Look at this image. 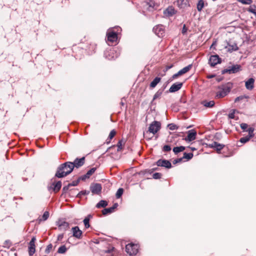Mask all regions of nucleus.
<instances>
[{
    "mask_svg": "<svg viewBox=\"0 0 256 256\" xmlns=\"http://www.w3.org/2000/svg\"><path fill=\"white\" fill-rule=\"evenodd\" d=\"M74 168V166L72 164V162H66L58 167L55 176L58 178L65 177L69 174Z\"/></svg>",
    "mask_w": 256,
    "mask_h": 256,
    "instance_id": "nucleus-1",
    "label": "nucleus"
},
{
    "mask_svg": "<svg viewBox=\"0 0 256 256\" xmlns=\"http://www.w3.org/2000/svg\"><path fill=\"white\" fill-rule=\"evenodd\" d=\"M160 123L157 121H154L150 125L148 130L146 134L150 132L152 133L153 134H154L160 130Z\"/></svg>",
    "mask_w": 256,
    "mask_h": 256,
    "instance_id": "nucleus-2",
    "label": "nucleus"
},
{
    "mask_svg": "<svg viewBox=\"0 0 256 256\" xmlns=\"http://www.w3.org/2000/svg\"><path fill=\"white\" fill-rule=\"evenodd\" d=\"M138 246L134 244H129L126 246V250L130 255L136 254L138 252Z\"/></svg>",
    "mask_w": 256,
    "mask_h": 256,
    "instance_id": "nucleus-3",
    "label": "nucleus"
},
{
    "mask_svg": "<svg viewBox=\"0 0 256 256\" xmlns=\"http://www.w3.org/2000/svg\"><path fill=\"white\" fill-rule=\"evenodd\" d=\"M229 92V90L226 88L219 87L216 92L215 98L218 99L224 98L228 94Z\"/></svg>",
    "mask_w": 256,
    "mask_h": 256,
    "instance_id": "nucleus-4",
    "label": "nucleus"
},
{
    "mask_svg": "<svg viewBox=\"0 0 256 256\" xmlns=\"http://www.w3.org/2000/svg\"><path fill=\"white\" fill-rule=\"evenodd\" d=\"M240 66L238 64L233 65L231 66H229L228 68L224 69L222 73L226 74L228 73L229 74H235L240 70Z\"/></svg>",
    "mask_w": 256,
    "mask_h": 256,
    "instance_id": "nucleus-5",
    "label": "nucleus"
},
{
    "mask_svg": "<svg viewBox=\"0 0 256 256\" xmlns=\"http://www.w3.org/2000/svg\"><path fill=\"white\" fill-rule=\"evenodd\" d=\"M107 40L108 42H114L116 41L118 39L117 33L110 29L106 33Z\"/></svg>",
    "mask_w": 256,
    "mask_h": 256,
    "instance_id": "nucleus-6",
    "label": "nucleus"
},
{
    "mask_svg": "<svg viewBox=\"0 0 256 256\" xmlns=\"http://www.w3.org/2000/svg\"><path fill=\"white\" fill-rule=\"evenodd\" d=\"M247 131L248 132V136L242 137L240 138V142L242 144H245L246 142H248L250 138H252L254 136V128H248Z\"/></svg>",
    "mask_w": 256,
    "mask_h": 256,
    "instance_id": "nucleus-7",
    "label": "nucleus"
},
{
    "mask_svg": "<svg viewBox=\"0 0 256 256\" xmlns=\"http://www.w3.org/2000/svg\"><path fill=\"white\" fill-rule=\"evenodd\" d=\"M154 32L158 37H162L164 33V28L163 25L158 24L153 28Z\"/></svg>",
    "mask_w": 256,
    "mask_h": 256,
    "instance_id": "nucleus-8",
    "label": "nucleus"
},
{
    "mask_svg": "<svg viewBox=\"0 0 256 256\" xmlns=\"http://www.w3.org/2000/svg\"><path fill=\"white\" fill-rule=\"evenodd\" d=\"M36 241V238L32 237L28 244V254L30 256H32L36 252V245L35 242Z\"/></svg>",
    "mask_w": 256,
    "mask_h": 256,
    "instance_id": "nucleus-9",
    "label": "nucleus"
},
{
    "mask_svg": "<svg viewBox=\"0 0 256 256\" xmlns=\"http://www.w3.org/2000/svg\"><path fill=\"white\" fill-rule=\"evenodd\" d=\"M156 165L158 166H162L167 168H170L172 167L170 162L166 160L160 159L156 162Z\"/></svg>",
    "mask_w": 256,
    "mask_h": 256,
    "instance_id": "nucleus-10",
    "label": "nucleus"
},
{
    "mask_svg": "<svg viewBox=\"0 0 256 256\" xmlns=\"http://www.w3.org/2000/svg\"><path fill=\"white\" fill-rule=\"evenodd\" d=\"M90 190L93 194H98L102 190V186L99 184H93L90 186Z\"/></svg>",
    "mask_w": 256,
    "mask_h": 256,
    "instance_id": "nucleus-11",
    "label": "nucleus"
},
{
    "mask_svg": "<svg viewBox=\"0 0 256 256\" xmlns=\"http://www.w3.org/2000/svg\"><path fill=\"white\" fill-rule=\"evenodd\" d=\"M220 59L218 55L211 56L209 60V64L212 66H214L220 63Z\"/></svg>",
    "mask_w": 256,
    "mask_h": 256,
    "instance_id": "nucleus-12",
    "label": "nucleus"
},
{
    "mask_svg": "<svg viewBox=\"0 0 256 256\" xmlns=\"http://www.w3.org/2000/svg\"><path fill=\"white\" fill-rule=\"evenodd\" d=\"M72 236L78 239H80L82 236V231L80 230L78 226H74L72 229Z\"/></svg>",
    "mask_w": 256,
    "mask_h": 256,
    "instance_id": "nucleus-13",
    "label": "nucleus"
},
{
    "mask_svg": "<svg viewBox=\"0 0 256 256\" xmlns=\"http://www.w3.org/2000/svg\"><path fill=\"white\" fill-rule=\"evenodd\" d=\"M182 82H176L170 88L169 91L170 92H177L181 88L182 86Z\"/></svg>",
    "mask_w": 256,
    "mask_h": 256,
    "instance_id": "nucleus-14",
    "label": "nucleus"
},
{
    "mask_svg": "<svg viewBox=\"0 0 256 256\" xmlns=\"http://www.w3.org/2000/svg\"><path fill=\"white\" fill-rule=\"evenodd\" d=\"M176 4L180 8H185L190 6L188 0H178Z\"/></svg>",
    "mask_w": 256,
    "mask_h": 256,
    "instance_id": "nucleus-15",
    "label": "nucleus"
},
{
    "mask_svg": "<svg viewBox=\"0 0 256 256\" xmlns=\"http://www.w3.org/2000/svg\"><path fill=\"white\" fill-rule=\"evenodd\" d=\"M84 157H82L80 158H76L74 162H72V164L74 166V168L76 167V168H78L84 164Z\"/></svg>",
    "mask_w": 256,
    "mask_h": 256,
    "instance_id": "nucleus-16",
    "label": "nucleus"
},
{
    "mask_svg": "<svg viewBox=\"0 0 256 256\" xmlns=\"http://www.w3.org/2000/svg\"><path fill=\"white\" fill-rule=\"evenodd\" d=\"M254 79L252 78H250L245 82V86L247 90H252L254 87Z\"/></svg>",
    "mask_w": 256,
    "mask_h": 256,
    "instance_id": "nucleus-17",
    "label": "nucleus"
},
{
    "mask_svg": "<svg viewBox=\"0 0 256 256\" xmlns=\"http://www.w3.org/2000/svg\"><path fill=\"white\" fill-rule=\"evenodd\" d=\"M164 14L167 16H170L176 13V10L172 6H168L164 12Z\"/></svg>",
    "mask_w": 256,
    "mask_h": 256,
    "instance_id": "nucleus-18",
    "label": "nucleus"
},
{
    "mask_svg": "<svg viewBox=\"0 0 256 256\" xmlns=\"http://www.w3.org/2000/svg\"><path fill=\"white\" fill-rule=\"evenodd\" d=\"M196 132L195 131L193 130H190L188 131V136L186 138V140L190 142L194 140L196 138Z\"/></svg>",
    "mask_w": 256,
    "mask_h": 256,
    "instance_id": "nucleus-19",
    "label": "nucleus"
},
{
    "mask_svg": "<svg viewBox=\"0 0 256 256\" xmlns=\"http://www.w3.org/2000/svg\"><path fill=\"white\" fill-rule=\"evenodd\" d=\"M58 226L60 230H66L69 228V224L65 221H60L58 222Z\"/></svg>",
    "mask_w": 256,
    "mask_h": 256,
    "instance_id": "nucleus-20",
    "label": "nucleus"
},
{
    "mask_svg": "<svg viewBox=\"0 0 256 256\" xmlns=\"http://www.w3.org/2000/svg\"><path fill=\"white\" fill-rule=\"evenodd\" d=\"M202 104L206 108H210L214 106L215 102L214 100H204L202 102Z\"/></svg>",
    "mask_w": 256,
    "mask_h": 256,
    "instance_id": "nucleus-21",
    "label": "nucleus"
},
{
    "mask_svg": "<svg viewBox=\"0 0 256 256\" xmlns=\"http://www.w3.org/2000/svg\"><path fill=\"white\" fill-rule=\"evenodd\" d=\"M211 148H216L218 152L220 151L224 148V145L220 144L216 142H214L210 145Z\"/></svg>",
    "mask_w": 256,
    "mask_h": 256,
    "instance_id": "nucleus-22",
    "label": "nucleus"
},
{
    "mask_svg": "<svg viewBox=\"0 0 256 256\" xmlns=\"http://www.w3.org/2000/svg\"><path fill=\"white\" fill-rule=\"evenodd\" d=\"M192 64H190L188 65V66L180 70H179V74H181L182 75L188 72L192 68Z\"/></svg>",
    "mask_w": 256,
    "mask_h": 256,
    "instance_id": "nucleus-23",
    "label": "nucleus"
},
{
    "mask_svg": "<svg viewBox=\"0 0 256 256\" xmlns=\"http://www.w3.org/2000/svg\"><path fill=\"white\" fill-rule=\"evenodd\" d=\"M160 78L156 77L155 78L150 82V87L151 88H154L156 86L158 83H159L160 81Z\"/></svg>",
    "mask_w": 256,
    "mask_h": 256,
    "instance_id": "nucleus-24",
    "label": "nucleus"
},
{
    "mask_svg": "<svg viewBox=\"0 0 256 256\" xmlns=\"http://www.w3.org/2000/svg\"><path fill=\"white\" fill-rule=\"evenodd\" d=\"M125 142H126L125 140L123 139H122L118 142L117 144V147H118L117 151L118 152L122 150L123 146Z\"/></svg>",
    "mask_w": 256,
    "mask_h": 256,
    "instance_id": "nucleus-25",
    "label": "nucleus"
},
{
    "mask_svg": "<svg viewBox=\"0 0 256 256\" xmlns=\"http://www.w3.org/2000/svg\"><path fill=\"white\" fill-rule=\"evenodd\" d=\"M108 204V202L106 200H101L96 205V207L98 208H104Z\"/></svg>",
    "mask_w": 256,
    "mask_h": 256,
    "instance_id": "nucleus-26",
    "label": "nucleus"
},
{
    "mask_svg": "<svg viewBox=\"0 0 256 256\" xmlns=\"http://www.w3.org/2000/svg\"><path fill=\"white\" fill-rule=\"evenodd\" d=\"M114 212V208H104L102 210V213L104 215H106L109 214H111Z\"/></svg>",
    "mask_w": 256,
    "mask_h": 256,
    "instance_id": "nucleus-27",
    "label": "nucleus"
},
{
    "mask_svg": "<svg viewBox=\"0 0 256 256\" xmlns=\"http://www.w3.org/2000/svg\"><path fill=\"white\" fill-rule=\"evenodd\" d=\"M204 6V0H198L197 4V9L198 11L200 12Z\"/></svg>",
    "mask_w": 256,
    "mask_h": 256,
    "instance_id": "nucleus-28",
    "label": "nucleus"
},
{
    "mask_svg": "<svg viewBox=\"0 0 256 256\" xmlns=\"http://www.w3.org/2000/svg\"><path fill=\"white\" fill-rule=\"evenodd\" d=\"M116 134V132L114 130L110 131V132L109 134L108 137L106 140L107 144H109L110 142V140Z\"/></svg>",
    "mask_w": 256,
    "mask_h": 256,
    "instance_id": "nucleus-29",
    "label": "nucleus"
},
{
    "mask_svg": "<svg viewBox=\"0 0 256 256\" xmlns=\"http://www.w3.org/2000/svg\"><path fill=\"white\" fill-rule=\"evenodd\" d=\"M185 150V147L184 146H176L173 148V152L174 154H177L180 152H182Z\"/></svg>",
    "mask_w": 256,
    "mask_h": 256,
    "instance_id": "nucleus-30",
    "label": "nucleus"
},
{
    "mask_svg": "<svg viewBox=\"0 0 256 256\" xmlns=\"http://www.w3.org/2000/svg\"><path fill=\"white\" fill-rule=\"evenodd\" d=\"M228 51L230 52H232V51H236L238 49V48L236 44H229L228 45Z\"/></svg>",
    "mask_w": 256,
    "mask_h": 256,
    "instance_id": "nucleus-31",
    "label": "nucleus"
},
{
    "mask_svg": "<svg viewBox=\"0 0 256 256\" xmlns=\"http://www.w3.org/2000/svg\"><path fill=\"white\" fill-rule=\"evenodd\" d=\"M54 190L56 192H58L62 187V182L60 181H58L56 184H54Z\"/></svg>",
    "mask_w": 256,
    "mask_h": 256,
    "instance_id": "nucleus-32",
    "label": "nucleus"
},
{
    "mask_svg": "<svg viewBox=\"0 0 256 256\" xmlns=\"http://www.w3.org/2000/svg\"><path fill=\"white\" fill-rule=\"evenodd\" d=\"M248 98H249V96H246V95L240 96H239L235 98L234 102L236 103V102H238L240 101H241L244 99H248Z\"/></svg>",
    "mask_w": 256,
    "mask_h": 256,
    "instance_id": "nucleus-33",
    "label": "nucleus"
},
{
    "mask_svg": "<svg viewBox=\"0 0 256 256\" xmlns=\"http://www.w3.org/2000/svg\"><path fill=\"white\" fill-rule=\"evenodd\" d=\"M90 215L88 216L87 217H86L84 220V226H85V228H88L90 226V223H89V222H90Z\"/></svg>",
    "mask_w": 256,
    "mask_h": 256,
    "instance_id": "nucleus-34",
    "label": "nucleus"
},
{
    "mask_svg": "<svg viewBox=\"0 0 256 256\" xmlns=\"http://www.w3.org/2000/svg\"><path fill=\"white\" fill-rule=\"evenodd\" d=\"M193 154L192 153H186L184 152V156L182 157V158L187 159L188 160H190L193 157Z\"/></svg>",
    "mask_w": 256,
    "mask_h": 256,
    "instance_id": "nucleus-35",
    "label": "nucleus"
},
{
    "mask_svg": "<svg viewBox=\"0 0 256 256\" xmlns=\"http://www.w3.org/2000/svg\"><path fill=\"white\" fill-rule=\"evenodd\" d=\"M12 245V243L10 240H6L3 244V247L8 248Z\"/></svg>",
    "mask_w": 256,
    "mask_h": 256,
    "instance_id": "nucleus-36",
    "label": "nucleus"
},
{
    "mask_svg": "<svg viewBox=\"0 0 256 256\" xmlns=\"http://www.w3.org/2000/svg\"><path fill=\"white\" fill-rule=\"evenodd\" d=\"M67 248L64 245L60 246L58 250V252L60 254H64L66 252Z\"/></svg>",
    "mask_w": 256,
    "mask_h": 256,
    "instance_id": "nucleus-37",
    "label": "nucleus"
},
{
    "mask_svg": "<svg viewBox=\"0 0 256 256\" xmlns=\"http://www.w3.org/2000/svg\"><path fill=\"white\" fill-rule=\"evenodd\" d=\"M124 192V190L122 188H120L118 189L116 193V197L117 198H119L121 197Z\"/></svg>",
    "mask_w": 256,
    "mask_h": 256,
    "instance_id": "nucleus-38",
    "label": "nucleus"
},
{
    "mask_svg": "<svg viewBox=\"0 0 256 256\" xmlns=\"http://www.w3.org/2000/svg\"><path fill=\"white\" fill-rule=\"evenodd\" d=\"M49 217V212L47 211L45 212L43 214L42 218H40V220H46Z\"/></svg>",
    "mask_w": 256,
    "mask_h": 256,
    "instance_id": "nucleus-39",
    "label": "nucleus"
},
{
    "mask_svg": "<svg viewBox=\"0 0 256 256\" xmlns=\"http://www.w3.org/2000/svg\"><path fill=\"white\" fill-rule=\"evenodd\" d=\"M238 2L243 4H252V0H238Z\"/></svg>",
    "mask_w": 256,
    "mask_h": 256,
    "instance_id": "nucleus-40",
    "label": "nucleus"
},
{
    "mask_svg": "<svg viewBox=\"0 0 256 256\" xmlns=\"http://www.w3.org/2000/svg\"><path fill=\"white\" fill-rule=\"evenodd\" d=\"M96 168H90L87 172V175L90 177L96 170Z\"/></svg>",
    "mask_w": 256,
    "mask_h": 256,
    "instance_id": "nucleus-41",
    "label": "nucleus"
},
{
    "mask_svg": "<svg viewBox=\"0 0 256 256\" xmlns=\"http://www.w3.org/2000/svg\"><path fill=\"white\" fill-rule=\"evenodd\" d=\"M148 4L150 7L152 8H154L156 6H158L157 4L152 0H150L148 2Z\"/></svg>",
    "mask_w": 256,
    "mask_h": 256,
    "instance_id": "nucleus-42",
    "label": "nucleus"
},
{
    "mask_svg": "<svg viewBox=\"0 0 256 256\" xmlns=\"http://www.w3.org/2000/svg\"><path fill=\"white\" fill-rule=\"evenodd\" d=\"M162 174L159 172H156L153 174L152 177L154 179H159L161 178Z\"/></svg>",
    "mask_w": 256,
    "mask_h": 256,
    "instance_id": "nucleus-43",
    "label": "nucleus"
},
{
    "mask_svg": "<svg viewBox=\"0 0 256 256\" xmlns=\"http://www.w3.org/2000/svg\"><path fill=\"white\" fill-rule=\"evenodd\" d=\"M90 177L87 175V174H86L84 175H83L81 176H80L78 180V181H80V180H86V179L87 178H88Z\"/></svg>",
    "mask_w": 256,
    "mask_h": 256,
    "instance_id": "nucleus-44",
    "label": "nucleus"
},
{
    "mask_svg": "<svg viewBox=\"0 0 256 256\" xmlns=\"http://www.w3.org/2000/svg\"><path fill=\"white\" fill-rule=\"evenodd\" d=\"M168 126L170 130H175L177 128L176 126L173 124H168Z\"/></svg>",
    "mask_w": 256,
    "mask_h": 256,
    "instance_id": "nucleus-45",
    "label": "nucleus"
},
{
    "mask_svg": "<svg viewBox=\"0 0 256 256\" xmlns=\"http://www.w3.org/2000/svg\"><path fill=\"white\" fill-rule=\"evenodd\" d=\"M171 150V148L168 145H165L163 147V150L164 152H169Z\"/></svg>",
    "mask_w": 256,
    "mask_h": 256,
    "instance_id": "nucleus-46",
    "label": "nucleus"
},
{
    "mask_svg": "<svg viewBox=\"0 0 256 256\" xmlns=\"http://www.w3.org/2000/svg\"><path fill=\"white\" fill-rule=\"evenodd\" d=\"M248 127V125L245 123H242L240 124V128L243 130H246Z\"/></svg>",
    "mask_w": 256,
    "mask_h": 256,
    "instance_id": "nucleus-47",
    "label": "nucleus"
},
{
    "mask_svg": "<svg viewBox=\"0 0 256 256\" xmlns=\"http://www.w3.org/2000/svg\"><path fill=\"white\" fill-rule=\"evenodd\" d=\"M172 66H173L172 64L166 66L164 70V72H166V71L168 70L169 69L171 68Z\"/></svg>",
    "mask_w": 256,
    "mask_h": 256,
    "instance_id": "nucleus-48",
    "label": "nucleus"
},
{
    "mask_svg": "<svg viewBox=\"0 0 256 256\" xmlns=\"http://www.w3.org/2000/svg\"><path fill=\"white\" fill-rule=\"evenodd\" d=\"M182 158H177V159H176V160H174V162H173V163H174V164H177V163H178V162H180L182 161Z\"/></svg>",
    "mask_w": 256,
    "mask_h": 256,
    "instance_id": "nucleus-49",
    "label": "nucleus"
},
{
    "mask_svg": "<svg viewBox=\"0 0 256 256\" xmlns=\"http://www.w3.org/2000/svg\"><path fill=\"white\" fill-rule=\"evenodd\" d=\"M182 76V74H179V71H178L176 74H174L173 75L172 78H178V76Z\"/></svg>",
    "mask_w": 256,
    "mask_h": 256,
    "instance_id": "nucleus-50",
    "label": "nucleus"
},
{
    "mask_svg": "<svg viewBox=\"0 0 256 256\" xmlns=\"http://www.w3.org/2000/svg\"><path fill=\"white\" fill-rule=\"evenodd\" d=\"M186 30H187L186 28V26L184 25L182 30V34H184L186 32Z\"/></svg>",
    "mask_w": 256,
    "mask_h": 256,
    "instance_id": "nucleus-51",
    "label": "nucleus"
},
{
    "mask_svg": "<svg viewBox=\"0 0 256 256\" xmlns=\"http://www.w3.org/2000/svg\"><path fill=\"white\" fill-rule=\"evenodd\" d=\"M80 182V181H78V179L77 181H76V182H73L72 183L71 185H72V186H76V185L78 184V182Z\"/></svg>",
    "mask_w": 256,
    "mask_h": 256,
    "instance_id": "nucleus-52",
    "label": "nucleus"
},
{
    "mask_svg": "<svg viewBox=\"0 0 256 256\" xmlns=\"http://www.w3.org/2000/svg\"><path fill=\"white\" fill-rule=\"evenodd\" d=\"M87 194V192L86 191H81L79 193L80 194H82V195H84V194Z\"/></svg>",
    "mask_w": 256,
    "mask_h": 256,
    "instance_id": "nucleus-53",
    "label": "nucleus"
},
{
    "mask_svg": "<svg viewBox=\"0 0 256 256\" xmlns=\"http://www.w3.org/2000/svg\"><path fill=\"white\" fill-rule=\"evenodd\" d=\"M159 96V94H158V93H156L154 95V100H155L157 98H158Z\"/></svg>",
    "mask_w": 256,
    "mask_h": 256,
    "instance_id": "nucleus-54",
    "label": "nucleus"
},
{
    "mask_svg": "<svg viewBox=\"0 0 256 256\" xmlns=\"http://www.w3.org/2000/svg\"><path fill=\"white\" fill-rule=\"evenodd\" d=\"M124 100H124V98H122V100H121V102H120V104L122 106H124Z\"/></svg>",
    "mask_w": 256,
    "mask_h": 256,
    "instance_id": "nucleus-55",
    "label": "nucleus"
},
{
    "mask_svg": "<svg viewBox=\"0 0 256 256\" xmlns=\"http://www.w3.org/2000/svg\"><path fill=\"white\" fill-rule=\"evenodd\" d=\"M189 148L192 150V151H194V150H196V149L194 148V147H192V146H190L189 147Z\"/></svg>",
    "mask_w": 256,
    "mask_h": 256,
    "instance_id": "nucleus-56",
    "label": "nucleus"
},
{
    "mask_svg": "<svg viewBox=\"0 0 256 256\" xmlns=\"http://www.w3.org/2000/svg\"><path fill=\"white\" fill-rule=\"evenodd\" d=\"M229 116H230V118H234V114H230L229 115Z\"/></svg>",
    "mask_w": 256,
    "mask_h": 256,
    "instance_id": "nucleus-57",
    "label": "nucleus"
},
{
    "mask_svg": "<svg viewBox=\"0 0 256 256\" xmlns=\"http://www.w3.org/2000/svg\"><path fill=\"white\" fill-rule=\"evenodd\" d=\"M118 206V204H114L112 208H114V210Z\"/></svg>",
    "mask_w": 256,
    "mask_h": 256,
    "instance_id": "nucleus-58",
    "label": "nucleus"
},
{
    "mask_svg": "<svg viewBox=\"0 0 256 256\" xmlns=\"http://www.w3.org/2000/svg\"><path fill=\"white\" fill-rule=\"evenodd\" d=\"M62 238V235H59L58 236V240H60V238Z\"/></svg>",
    "mask_w": 256,
    "mask_h": 256,
    "instance_id": "nucleus-59",
    "label": "nucleus"
},
{
    "mask_svg": "<svg viewBox=\"0 0 256 256\" xmlns=\"http://www.w3.org/2000/svg\"><path fill=\"white\" fill-rule=\"evenodd\" d=\"M212 77H213V76H208V78H212Z\"/></svg>",
    "mask_w": 256,
    "mask_h": 256,
    "instance_id": "nucleus-60",
    "label": "nucleus"
},
{
    "mask_svg": "<svg viewBox=\"0 0 256 256\" xmlns=\"http://www.w3.org/2000/svg\"><path fill=\"white\" fill-rule=\"evenodd\" d=\"M250 12H253L252 10H250Z\"/></svg>",
    "mask_w": 256,
    "mask_h": 256,
    "instance_id": "nucleus-61",
    "label": "nucleus"
},
{
    "mask_svg": "<svg viewBox=\"0 0 256 256\" xmlns=\"http://www.w3.org/2000/svg\"><path fill=\"white\" fill-rule=\"evenodd\" d=\"M153 170H157V168H154Z\"/></svg>",
    "mask_w": 256,
    "mask_h": 256,
    "instance_id": "nucleus-62",
    "label": "nucleus"
}]
</instances>
